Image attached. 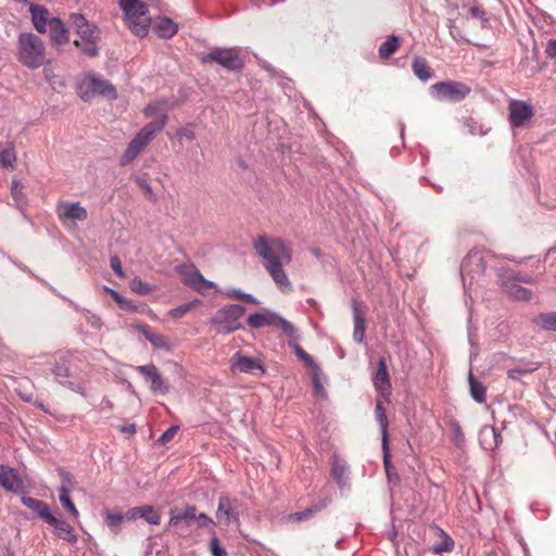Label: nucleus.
Wrapping results in <instances>:
<instances>
[{
	"label": "nucleus",
	"mask_w": 556,
	"mask_h": 556,
	"mask_svg": "<svg viewBox=\"0 0 556 556\" xmlns=\"http://www.w3.org/2000/svg\"><path fill=\"white\" fill-rule=\"evenodd\" d=\"M254 250L263 258L264 267L282 291H291V282L283 269L292 261V251L279 238L260 236L253 243Z\"/></svg>",
	"instance_id": "1"
},
{
	"label": "nucleus",
	"mask_w": 556,
	"mask_h": 556,
	"mask_svg": "<svg viewBox=\"0 0 556 556\" xmlns=\"http://www.w3.org/2000/svg\"><path fill=\"white\" fill-rule=\"evenodd\" d=\"M70 23L75 28L78 36L74 40V45L87 58H96L99 55L100 48V29L97 25L89 23L80 13H72Z\"/></svg>",
	"instance_id": "2"
},
{
	"label": "nucleus",
	"mask_w": 556,
	"mask_h": 556,
	"mask_svg": "<svg viewBox=\"0 0 556 556\" xmlns=\"http://www.w3.org/2000/svg\"><path fill=\"white\" fill-rule=\"evenodd\" d=\"M16 48L17 60L27 68L36 70L48 62L45 43L34 33H21Z\"/></svg>",
	"instance_id": "3"
},
{
	"label": "nucleus",
	"mask_w": 556,
	"mask_h": 556,
	"mask_svg": "<svg viewBox=\"0 0 556 556\" xmlns=\"http://www.w3.org/2000/svg\"><path fill=\"white\" fill-rule=\"evenodd\" d=\"M471 92V88L462 81L444 80L430 87L431 97L439 102L457 103L463 101Z\"/></svg>",
	"instance_id": "4"
},
{
	"label": "nucleus",
	"mask_w": 556,
	"mask_h": 556,
	"mask_svg": "<svg viewBox=\"0 0 556 556\" xmlns=\"http://www.w3.org/2000/svg\"><path fill=\"white\" fill-rule=\"evenodd\" d=\"M78 93L84 101H89L94 94L115 99L117 92L115 87L108 80L94 73H88L78 85Z\"/></svg>",
	"instance_id": "5"
},
{
	"label": "nucleus",
	"mask_w": 556,
	"mask_h": 556,
	"mask_svg": "<svg viewBox=\"0 0 556 556\" xmlns=\"http://www.w3.org/2000/svg\"><path fill=\"white\" fill-rule=\"evenodd\" d=\"M202 63H217L224 68L236 72L244 66L243 58L235 48L214 47L208 53L201 56Z\"/></svg>",
	"instance_id": "6"
},
{
	"label": "nucleus",
	"mask_w": 556,
	"mask_h": 556,
	"mask_svg": "<svg viewBox=\"0 0 556 556\" xmlns=\"http://www.w3.org/2000/svg\"><path fill=\"white\" fill-rule=\"evenodd\" d=\"M245 308L238 304L227 305L217 311L212 319L217 332L229 333L241 328L240 319Z\"/></svg>",
	"instance_id": "7"
},
{
	"label": "nucleus",
	"mask_w": 556,
	"mask_h": 556,
	"mask_svg": "<svg viewBox=\"0 0 556 556\" xmlns=\"http://www.w3.org/2000/svg\"><path fill=\"white\" fill-rule=\"evenodd\" d=\"M143 117L148 123L141 128V139H149L161 130L167 121V104L157 101L148 105L143 111Z\"/></svg>",
	"instance_id": "8"
},
{
	"label": "nucleus",
	"mask_w": 556,
	"mask_h": 556,
	"mask_svg": "<svg viewBox=\"0 0 556 556\" xmlns=\"http://www.w3.org/2000/svg\"><path fill=\"white\" fill-rule=\"evenodd\" d=\"M181 281L192 290L205 294L208 289H215L216 285L203 277L193 264H182L177 268Z\"/></svg>",
	"instance_id": "9"
},
{
	"label": "nucleus",
	"mask_w": 556,
	"mask_h": 556,
	"mask_svg": "<svg viewBox=\"0 0 556 556\" xmlns=\"http://www.w3.org/2000/svg\"><path fill=\"white\" fill-rule=\"evenodd\" d=\"M151 27L153 33L162 39H169L178 31V25L167 16L156 15L155 17L147 16L141 21V37L148 34Z\"/></svg>",
	"instance_id": "10"
},
{
	"label": "nucleus",
	"mask_w": 556,
	"mask_h": 556,
	"mask_svg": "<svg viewBox=\"0 0 556 556\" xmlns=\"http://www.w3.org/2000/svg\"><path fill=\"white\" fill-rule=\"evenodd\" d=\"M247 323L255 329L278 325L287 336H293L294 333V326L290 321L269 312L252 314L248 317Z\"/></svg>",
	"instance_id": "11"
},
{
	"label": "nucleus",
	"mask_w": 556,
	"mask_h": 556,
	"mask_svg": "<svg viewBox=\"0 0 556 556\" xmlns=\"http://www.w3.org/2000/svg\"><path fill=\"white\" fill-rule=\"evenodd\" d=\"M141 375L154 395H164L168 392L169 383L153 364L141 366Z\"/></svg>",
	"instance_id": "12"
},
{
	"label": "nucleus",
	"mask_w": 556,
	"mask_h": 556,
	"mask_svg": "<svg viewBox=\"0 0 556 556\" xmlns=\"http://www.w3.org/2000/svg\"><path fill=\"white\" fill-rule=\"evenodd\" d=\"M230 369L232 372L264 375L265 369L262 362L257 358L249 357L237 352L230 359Z\"/></svg>",
	"instance_id": "13"
},
{
	"label": "nucleus",
	"mask_w": 556,
	"mask_h": 556,
	"mask_svg": "<svg viewBox=\"0 0 556 556\" xmlns=\"http://www.w3.org/2000/svg\"><path fill=\"white\" fill-rule=\"evenodd\" d=\"M61 485L58 488L59 500L65 510H67L74 518H78L79 513L70 497V493L74 488V482L68 472L60 470Z\"/></svg>",
	"instance_id": "14"
},
{
	"label": "nucleus",
	"mask_w": 556,
	"mask_h": 556,
	"mask_svg": "<svg viewBox=\"0 0 556 556\" xmlns=\"http://www.w3.org/2000/svg\"><path fill=\"white\" fill-rule=\"evenodd\" d=\"M218 522L229 525L232 520L239 519V502L235 498L222 496L216 510Z\"/></svg>",
	"instance_id": "15"
},
{
	"label": "nucleus",
	"mask_w": 556,
	"mask_h": 556,
	"mask_svg": "<svg viewBox=\"0 0 556 556\" xmlns=\"http://www.w3.org/2000/svg\"><path fill=\"white\" fill-rule=\"evenodd\" d=\"M123 18L129 29L139 35V0H118Z\"/></svg>",
	"instance_id": "16"
},
{
	"label": "nucleus",
	"mask_w": 556,
	"mask_h": 556,
	"mask_svg": "<svg viewBox=\"0 0 556 556\" xmlns=\"http://www.w3.org/2000/svg\"><path fill=\"white\" fill-rule=\"evenodd\" d=\"M533 114L532 105L521 100L509 103V122L513 127H519Z\"/></svg>",
	"instance_id": "17"
},
{
	"label": "nucleus",
	"mask_w": 556,
	"mask_h": 556,
	"mask_svg": "<svg viewBox=\"0 0 556 556\" xmlns=\"http://www.w3.org/2000/svg\"><path fill=\"white\" fill-rule=\"evenodd\" d=\"M47 33H49L52 45L62 46L70 41V30L59 17H52Z\"/></svg>",
	"instance_id": "18"
},
{
	"label": "nucleus",
	"mask_w": 556,
	"mask_h": 556,
	"mask_svg": "<svg viewBox=\"0 0 556 556\" xmlns=\"http://www.w3.org/2000/svg\"><path fill=\"white\" fill-rule=\"evenodd\" d=\"M29 12L36 30L40 34H46L50 27V21L52 20V17L49 16L48 9L39 4H31Z\"/></svg>",
	"instance_id": "19"
},
{
	"label": "nucleus",
	"mask_w": 556,
	"mask_h": 556,
	"mask_svg": "<svg viewBox=\"0 0 556 556\" xmlns=\"http://www.w3.org/2000/svg\"><path fill=\"white\" fill-rule=\"evenodd\" d=\"M362 306V303L357 301H354L352 304L354 321L353 339L358 343H363L366 330L365 313Z\"/></svg>",
	"instance_id": "20"
},
{
	"label": "nucleus",
	"mask_w": 556,
	"mask_h": 556,
	"mask_svg": "<svg viewBox=\"0 0 556 556\" xmlns=\"http://www.w3.org/2000/svg\"><path fill=\"white\" fill-rule=\"evenodd\" d=\"M58 214L62 220H85L88 216L86 208L79 203H63L60 205Z\"/></svg>",
	"instance_id": "21"
},
{
	"label": "nucleus",
	"mask_w": 556,
	"mask_h": 556,
	"mask_svg": "<svg viewBox=\"0 0 556 556\" xmlns=\"http://www.w3.org/2000/svg\"><path fill=\"white\" fill-rule=\"evenodd\" d=\"M0 484L7 491L17 492L22 488L23 482L14 469L0 466Z\"/></svg>",
	"instance_id": "22"
},
{
	"label": "nucleus",
	"mask_w": 556,
	"mask_h": 556,
	"mask_svg": "<svg viewBox=\"0 0 556 556\" xmlns=\"http://www.w3.org/2000/svg\"><path fill=\"white\" fill-rule=\"evenodd\" d=\"M47 523L54 527L58 538L70 543H76L77 535L74 533V529L68 522L60 520L52 515L49 517Z\"/></svg>",
	"instance_id": "23"
},
{
	"label": "nucleus",
	"mask_w": 556,
	"mask_h": 556,
	"mask_svg": "<svg viewBox=\"0 0 556 556\" xmlns=\"http://www.w3.org/2000/svg\"><path fill=\"white\" fill-rule=\"evenodd\" d=\"M374 386H375L376 390H378L382 393L389 392L391 389L390 377H389L386 361L383 358H381L378 362V368H377L376 375L374 377Z\"/></svg>",
	"instance_id": "24"
},
{
	"label": "nucleus",
	"mask_w": 556,
	"mask_h": 556,
	"mask_svg": "<svg viewBox=\"0 0 556 556\" xmlns=\"http://www.w3.org/2000/svg\"><path fill=\"white\" fill-rule=\"evenodd\" d=\"M22 503L46 522L49 520V517L52 516L49 505L43 501L29 496H23Z\"/></svg>",
	"instance_id": "25"
},
{
	"label": "nucleus",
	"mask_w": 556,
	"mask_h": 556,
	"mask_svg": "<svg viewBox=\"0 0 556 556\" xmlns=\"http://www.w3.org/2000/svg\"><path fill=\"white\" fill-rule=\"evenodd\" d=\"M432 530L439 536L440 541L433 544L430 551L435 555L451 552L454 548V541L452 538L439 527H434Z\"/></svg>",
	"instance_id": "26"
},
{
	"label": "nucleus",
	"mask_w": 556,
	"mask_h": 556,
	"mask_svg": "<svg viewBox=\"0 0 556 556\" xmlns=\"http://www.w3.org/2000/svg\"><path fill=\"white\" fill-rule=\"evenodd\" d=\"M141 333L152 344L154 349L159 350H170V344L165 336L153 331L150 327L141 326Z\"/></svg>",
	"instance_id": "27"
},
{
	"label": "nucleus",
	"mask_w": 556,
	"mask_h": 556,
	"mask_svg": "<svg viewBox=\"0 0 556 556\" xmlns=\"http://www.w3.org/2000/svg\"><path fill=\"white\" fill-rule=\"evenodd\" d=\"M197 517V508L194 506H188L184 509H174L170 511L169 525L173 527H178L182 522H189L190 520L195 519Z\"/></svg>",
	"instance_id": "28"
},
{
	"label": "nucleus",
	"mask_w": 556,
	"mask_h": 556,
	"mask_svg": "<svg viewBox=\"0 0 556 556\" xmlns=\"http://www.w3.org/2000/svg\"><path fill=\"white\" fill-rule=\"evenodd\" d=\"M288 337H289V345L293 349L298 358L300 361H302L307 368H311L313 370L318 369L313 357L306 351H304L301 348V345L298 343L296 330L294 329L293 336H288Z\"/></svg>",
	"instance_id": "29"
},
{
	"label": "nucleus",
	"mask_w": 556,
	"mask_h": 556,
	"mask_svg": "<svg viewBox=\"0 0 556 556\" xmlns=\"http://www.w3.org/2000/svg\"><path fill=\"white\" fill-rule=\"evenodd\" d=\"M137 513V508H132L131 510L127 511L126 514H114V513H106L105 515V522L108 527L116 533L118 531L119 525L124 520H130L134 519Z\"/></svg>",
	"instance_id": "30"
},
{
	"label": "nucleus",
	"mask_w": 556,
	"mask_h": 556,
	"mask_svg": "<svg viewBox=\"0 0 556 556\" xmlns=\"http://www.w3.org/2000/svg\"><path fill=\"white\" fill-rule=\"evenodd\" d=\"M464 127L466 128L467 135L472 137H484L489 134L490 127L485 124L477 121L473 117H467L464 119Z\"/></svg>",
	"instance_id": "31"
},
{
	"label": "nucleus",
	"mask_w": 556,
	"mask_h": 556,
	"mask_svg": "<svg viewBox=\"0 0 556 556\" xmlns=\"http://www.w3.org/2000/svg\"><path fill=\"white\" fill-rule=\"evenodd\" d=\"M16 153L12 143L0 146V165L5 168H14Z\"/></svg>",
	"instance_id": "32"
},
{
	"label": "nucleus",
	"mask_w": 556,
	"mask_h": 556,
	"mask_svg": "<svg viewBox=\"0 0 556 556\" xmlns=\"http://www.w3.org/2000/svg\"><path fill=\"white\" fill-rule=\"evenodd\" d=\"M533 323L543 330L556 331V312L541 313L534 317Z\"/></svg>",
	"instance_id": "33"
},
{
	"label": "nucleus",
	"mask_w": 556,
	"mask_h": 556,
	"mask_svg": "<svg viewBox=\"0 0 556 556\" xmlns=\"http://www.w3.org/2000/svg\"><path fill=\"white\" fill-rule=\"evenodd\" d=\"M414 74L421 80L427 81L431 77V70L424 58L416 56L412 63Z\"/></svg>",
	"instance_id": "34"
},
{
	"label": "nucleus",
	"mask_w": 556,
	"mask_h": 556,
	"mask_svg": "<svg viewBox=\"0 0 556 556\" xmlns=\"http://www.w3.org/2000/svg\"><path fill=\"white\" fill-rule=\"evenodd\" d=\"M400 47V37L391 35L379 47V56L389 59Z\"/></svg>",
	"instance_id": "35"
},
{
	"label": "nucleus",
	"mask_w": 556,
	"mask_h": 556,
	"mask_svg": "<svg viewBox=\"0 0 556 556\" xmlns=\"http://www.w3.org/2000/svg\"><path fill=\"white\" fill-rule=\"evenodd\" d=\"M469 386H470V395L478 403H484L486 401V390L485 387L478 381L473 375L469 374Z\"/></svg>",
	"instance_id": "36"
},
{
	"label": "nucleus",
	"mask_w": 556,
	"mask_h": 556,
	"mask_svg": "<svg viewBox=\"0 0 556 556\" xmlns=\"http://www.w3.org/2000/svg\"><path fill=\"white\" fill-rule=\"evenodd\" d=\"M150 9L162 12L165 10V3L163 0H141V21L147 17Z\"/></svg>",
	"instance_id": "37"
},
{
	"label": "nucleus",
	"mask_w": 556,
	"mask_h": 556,
	"mask_svg": "<svg viewBox=\"0 0 556 556\" xmlns=\"http://www.w3.org/2000/svg\"><path fill=\"white\" fill-rule=\"evenodd\" d=\"M320 509H321V506L315 505V506L309 507L303 511L292 513V514L288 515L287 520L291 521V522H300V521L311 518L316 511H318Z\"/></svg>",
	"instance_id": "38"
},
{
	"label": "nucleus",
	"mask_w": 556,
	"mask_h": 556,
	"mask_svg": "<svg viewBox=\"0 0 556 556\" xmlns=\"http://www.w3.org/2000/svg\"><path fill=\"white\" fill-rule=\"evenodd\" d=\"M508 293L510 296L519 301H529L532 298L530 290L515 283L508 287Z\"/></svg>",
	"instance_id": "39"
},
{
	"label": "nucleus",
	"mask_w": 556,
	"mask_h": 556,
	"mask_svg": "<svg viewBox=\"0 0 556 556\" xmlns=\"http://www.w3.org/2000/svg\"><path fill=\"white\" fill-rule=\"evenodd\" d=\"M376 418L380 425L381 428V437L384 439V434L388 435V418L384 412V408L381 404V402H377L376 408H375Z\"/></svg>",
	"instance_id": "40"
},
{
	"label": "nucleus",
	"mask_w": 556,
	"mask_h": 556,
	"mask_svg": "<svg viewBox=\"0 0 556 556\" xmlns=\"http://www.w3.org/2000/svg\"><path fill=\"white\" fill-rule=\"evenodd\" d=\"M225 294L228 299L241 300L250 304H258L257 300L253 295L244 293L239 289H229L225 292Z\"/></svg>",
	"instance_id": "41"
},
{
	"label": "nucleus",
	"mask_w": 556,
	"mask_h": 556,
	"mask_svg": "<svg viewBox=\"0 0 556 556\" xmlns=\"http://www.w3.org/2000/svg\"><path fill=\"white\" fill-rule=\"evenodd\" d=\"M104 291L106 293H109L113 300L118 304V306L122 308V309H125V311H135V306L131 305V303L124 296H122L118 292H116L115 290L111 289V288H108L105 287L104 288Z\"/></svg>",
	"instance_id": "42"
},
{
	"label": "nucleus",
	"mask_w": 556,
	"mask_h": 556,
	"mask_svg": "<svg viewBox=\"0 0 556 556\" xmlns=\"http://www.w3.org/2000/svg\"><path fill=\"white\" fill-rule=\"evenodd\" d=\"M139 155V141H131L126 152L121 157V164L127 165Z\"/></svg>",
	"instance_id": "43"
},
{
	"label": "nucleus",
	"mask_w": 556,
	"mask_h": 556,
	"mask_svg": "<svg viewBox=\"0 0 556 556\" xmlns=\"http://www.w3.org/2000/svg\"><path fill=\"white\" fill-rule=\"evenodd\" d=\"M141 518H144L151 525H159L161 515L152 506H142Z\"/></svg>",
	"instance_id": "44"
},
{
	"label": "nucleus",
	"mask_w": 556,
	"mask_h": 556,
	"mask_svg": "<svg viewBox=\"0 0 556 556\" xmlns=\"http://www.w3.org/2000/svg\"><path fill=\"white\" fill-rule=\"evenodd\" d=\"M193 306H194V303H185V304L179 305V306H177L175 308H172L168 312V315L172 318H180V317L185 316L188 312H190Z\"/></svg>",
	"instance_id": "45"
},
{
	"label": "nucleus",
	"mask_w": 556,
	"mask_h": 556,
	"mask_svg": "<svg viewBox=\"0 0 556 556\" xmlns=\"http://www.w3.org/2000/svg\"><path fill=\"white\" fill-rule=\"evenodd\" d=\"M52 371L56 379L70 377V368L65 362L56 363Z\"/></svg>",
	"instance_id": "46"
},
{
	"label": "nucleus",
	"mask_w": 556,
	"mask_h": 556,
	"mask_svg": "<svg viewBox=\"0 0 556 556\" xmlns=\"http://www.w3.org/2000/svg\"><path fill=\"white\" fill-rule=\"evenodd\" d=\"M11 194L16 203L22 202L24 194H23V186L20 181L13 180L12 187H11Z\"/></svg>",
	"instance_id": "47"
},
{
	"label": "nucleus",
	"mask_w": 556,
	"mask_h": 556,
	"mask_svg": "<svg viewBox=\"0 0 556 556\" xmlns=\"http://www.w3.org/2000/svg\"><path fill=\"white\" fill-rule=\"evenodd\" d=\"M210 548L213 556H226V551L220 546L217 538L210 541Z\"/></svg>",
	"instance_id": "48"
},
{
	"label": "nucleus",
	"mask_w": 556,
	"mask_h": 556,
	"mask_svg": "<svg viewBox=\"0 0 556 556\" xmlns=\"http://www.w3.org/2000/svg\"><path fill=\"white\" fill-rule=\"evenodd\" d=\"M382 450H383V464L386 467V470L389 471V468L391 466L390 462V452H389V437L384 434V439H382Z\"/></svg>",
	"instance_id": "49"
},
{
	"label": "nucleus",
	"mask_w": 556,
	"mask_h": 556,
	"mask_svg": "<svg viewBox=\"0 0 556 556\" xmlns=\"http://www.w3.org/2000/svg\"><path fill=\"white\" fill-rule=\"evenodd\" d=\"M179 427L173 426L169 429H167L159 439V441L163 444L168 443L174 439V437L178 433Z\"/></svg>",
	"instance_id": "50"
},
{
	"label": "nucleus",
	"mask_w": 556,
	"mask_h": 556,
	"mask_svg": "<svg viewBox=\"0 0 556 556\" xmlns=\"http://www.w3.org/2000/svg\"><path fill=\"white\" fill-rule=\"evenodd\" d=\"M110 264L113 269V271L118 275L119 277H124L123 268H122V262L118 258V256L114 255L110 258Z\"/></svg>",
	"instance_id": "51"
},
{
	"label": "nucleus",
	"mask_w": 556,
	"mask_h": 556,
	"mask_svg": "<svg viewBox=\"0 0 556 556\" xmlns=\"http://www.w3.org/2000/svg\"><path fill=\"white\" fill-rule=\"evenodd\" d=\"M545 53L549 59L556 61V39H551L547 41Z\"/></svg>",
	"instance_id": "52"
},
{
	"label": "nucleus",
	"mask_w": 556,
	"mask_h": 556,
	"mask_svg": "<svg viewBox=\"0 0 556 556\" xmlns=\"http://www.w3.org/2000/svg\"><path fill=\"white\" fill-rule=\"evenodd\" d=\"M195 518L198 519V523H199L200 528H205V527H208L211 525H214L213 519H211L208 516H206L203 513L198 515Z\"/></svg>",
	"instance_id": "53"
},
{
	"label": "nucleus",
	"mask_w": 556,
	"mask_h": 556,
	"mask_svg": "<svg viewBox=\"0 0 556 556\" xmlns=\"http://www.w3.org/2000/svg\"><path fill=\"white\" fill-rule=\"evenodd\" d=\"M469 13L472 17H476V18H481L483 21H486L485 18V12L484 10H482L481 8L479 7H471L469 9Z\"/></svg>",
	"instance_id": "54"
},
{
	"label": "nucleus",
	"mask_w": 556,
	"mask_h": 556,
	"mask_svg": "<svg viewBox=\"0 0 556 556\" xmlns=\"http://www.w3.org/2000/svg\"><path fill=\"white\" fill-rule=\"evenodd\" d=\"M179 136H180L181 139H193L194 138V134H193V131H192V129L190 127L184 128L179 132Z\"/></svg>",
	"instance_id": "55"
},
{
	"label": "nucleus",
	"mask_w": 556,
	"mask_h": 556,
	"mask_svg": "<svg viewBox=\"0 0 556 556\" xmlns=\"http://www.w3.org/2000/svg\"><path fill=\"white\" fill-rule=\"evenodd\" d=\"M119 430L124 433H129L131 435H135L137 432L136 426L134 424L128 426H121Z\"/></svg>",
	"instance_id": "56"
},
{
	"label": "nucleus",
	"mask_w": 556,
	"mask_h": 556,
	"mask_svg": "<svg viewBox=\"0 0 556 556\" xmlns=\"http://www.w3.org/2000/svg\"><path fill=\"white\" fill-rule=\"evenodd\" d=\"M343 471H344V470H343V468H342V467H339L338 465H334V466L332 467L331 473H332V476H333L338 481H340V480H341V477H342V475H343Z\"/></svg>",
	"instance_id": "57"
},
{
	"label": "nucleus",
	"mask_w": 556,
	"mask_h": 556,
	"mask_svg": "<svg viewBox=\"0 0 556 556\" xmlns=\"http://www.w3.org/2000/svg\"><path fill=\"white\" fill-rule=\"evenodd\" d=\"M517 371H518V369H516V368L509 369L508 372H507L508 378H510L513 380L518 379L519 374Z\"/></svg>",
	"instance_id": "58"
},
{
	"label": "nucleus",
	"mask_w": 556,
	"mask_h": 556,
	"mask_svg": "<svg viewBox=\"0 0 556 556\" xmlns=\"http://www.w3.org/2000/svg\"><path fill=\"white\" fill-rule=\"evenodd\" d=\"M516 369H518V374L519 375H526V374H530L532 371H534L536 369V367H531V368H519L517 367Z\"/></svg>",
	"instance_id": "59"
},
{
	"label": "nucleus",
	"mask_w": 556,
	"mask_h": 556,
	"mask_svg": "<svg viewBox=\"0 0 556 556\" xmlns=\"http://www.w3.org/2000/svg\"><path fill=\"white\" fill-rule=\"evenodd\" d=\"M141 190H144V192L147 194L151 195V188H150V186L143 184L142 181H141Z\"/></svg>",
	"instance_id": "60"
},
{
	"label": "nucleus",
	"mask_w": 556,
	"mask_h": 556,
	"mask_svg": "<svg viewBox=\"0 0 556 556\" xmlns=\"http://www.w3.org/2000/svg\"><path fill=\"white\" fill-rule=\"evenodd\" d=\"M286 149H287V146L285 143L280 144V151L282 153H285Z\"/></svg>",
	"instance_id": "61"
},
{
	"label": "nucleus",
	"mask_w": 556,
	"mask_h": 556,
	"mask_svg": "<svg viewBox=\"0 0 556 556\" xmlns=\"http://www.w3.org/2000/svg\"><path fill=\"white\" fill-rule=\"evenodd\" d=\"M134 140H137L139 139V132L135 134L134 137H132Z\"/></svg>",
	"instance_id": "62"
},
{
	"label": "nucleus",
	"mask_w": 556,
	"mask_h": 556,
	"mask_svg": "<svg viewBox=\"0 0 556 556\" xmlns=\"http://www.w3.org/2000/svg\"><path fill=\"white\" fill-rule=\"evenodd\" d=\"M401 137L402 138L404 137V128L403 127L401 128Z\"/></svg>",
	"instance_id": "63"
},
{
	"label": "nucleus",
	"mask_w": 556,
	"mask_h": 556,
	"mask_svg": "<svg viewBox=\"0 0 556 556\" xmlns=\"http://www.w3.org/2000/svg\"><path fill=\"white\" fill-rule=\"evenodd\" d=\"M146 290L143 288V286L141 285V289H140V292L143 293Z\"/></svg>",
	"instance_id": "64"
}]
</instances>
